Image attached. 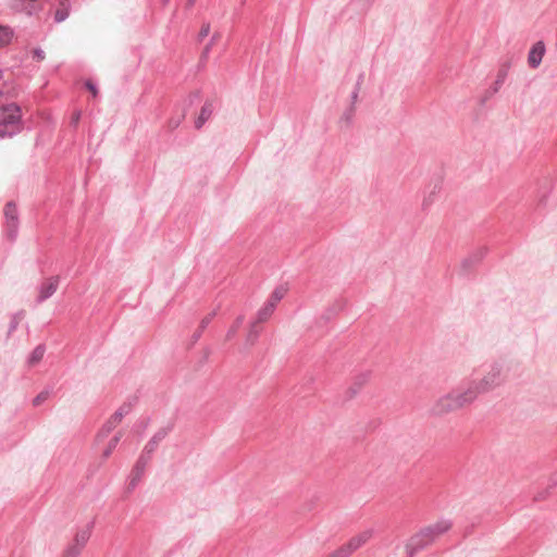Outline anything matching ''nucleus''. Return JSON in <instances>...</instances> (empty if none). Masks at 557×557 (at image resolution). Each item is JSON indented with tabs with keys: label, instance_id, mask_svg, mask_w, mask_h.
<instances>
[{
	"label": "nucleus",
	"instance_id": "1",
	"mask_svg": "<svg viewBox=\"0 0 557 557\" xmlns=\"http://www.w3.org/2000/svg\"><path fill=\"white\" fill-rule=\"evenodd\" d=\"M495 374H490L478 383H471L468 387L450 392L441 397L435 405L438 413H447L471 405L476 397L492 387Z\"/></svg>",
	"mask_w": 557,
	"mask_h": 557
},
{
	"label": "nucleus",
	"instance_id": "2",
	"mask_svg": "<svg viewBox=\"0 0 557 557\" xmlns=\"http://www.w3.org/2000/svg\"><path fill=\"white\" fill-rule=\"evenodd\" d=\"M450 528L451 523L448 520H441L434 524L423 528L421 531L410 537L406 548L412 555L417 550L434 543L440 536L448 532Z\"/></svg>",
	"mask_w": 557,
	"mask_h": 557
},
{
	"label": "nucleus",
	"instance_id": "3",
	"mask_svg": "<svg viewBox=\"0 0 557 557\" xmlns=\"http://www.w3.org/2000/svg\"><path fill=\"white\" fill-rule=\"evenodd\" d=\"M373 537V530H363L360 533L354 535L349 541L343 544L341 547L330 553L325 557H349L356 550L366 545Z\"/></svg>",
	"mask_w": 557,
	"mask_h": 557
},
{
	"label": "nucleus",
	"instance_id": "4",
	"mask_svg": "<svg viewBox=\"0 0 557 557\" xmlns=\"http://www.w3.org/2000/svg\"><path fill=\"white\" fill-rule=\"evenodd\" d=\"M276 307L272 306L271 304L267 302L259 309L256 315V320L251 322L248 331L247 339L252 344L255 339L260 334L261 327L260 324L263 322H267L271 315L273 314Z\"/></svg>",
	"mask_w": 557,
	"mask_h": 557
},
{
	"label": "nucleus",
	"instance_id": "5",
	"mask_svg": "<svg viewBox=\"0 0 557 557\" xmlns=\"http://www.w3.org/2000/svg\"><path fill=\"white\" fill-rule=\"evenodd\" d=\"M21 120V110L14 104L0 107V124L5 126H14Z\"/></svg>",
	"mask_w": 557,
	"mask_h": 557
},
{
	"label": "nucleus",
	"instance_id": "6",
	"mask_svg": "<svg viewBox=\"0 0 557 557\" xmlns=\"http://www.w3.org/2000/svg\"><path fill=\"white\" fill-rule=\"evenodd\" d=\"M545 54V45L542 41L536 42L531 48L528 55V63L531 67L536 69Z\"/></svg>",
	"mask_w": 557,
	"mask_h": 557
},
{
	"label": "nucleus",
	"instance_id": "7",
	"mask_svg": "<svg viewBox=\"0 0 557 557\" xmlns=\"http://www.w3.org/2000/svg\"><path fill=\"white\" fill-rule=\"evenodd\" d=\"M126 412H127L126 408L121 407L115 413H113L111 416V418L108 420L104 429L98 435V438L102 437L104 434L109 433L111 430L116 428L120 424V422L122 421L124 413H126Z\"/></svg>",
	"mask_w": 557,
	"mask_h": 557
},
{
	"label": "nucleus",
	"instance_id": "8",
	"mask_svg": "<svg viewBox=\"0 0 557 557\" xmlns=\"http://www.w3.org/2000/svg\"><path fill=\"white\" fill-rule=\"evenodd\" d=\"M59 285V278L58 277H50L47 281H45L41 285L40 292H39V298L40 300L49 298L51 295H53L58 288Z\"/></svg>",
	"mask_w": 557,
	"mask_h": 557
},
{
	"label": "nucleus",
	"instance_id": "9",
	"mask_svg": "<svg viewBox=\"0 0 557 557\" xmlns=\"http://www.w3.org/2000/svg\"><path fill=\"white\" fill-rule=\"evenodd\" d=\"M213 103L211 101H207L200 110L199 115L195 120V127L197 129L201 128L203 124L211 117L213 113Z\"/></svg>",
	"mask_w": 557,
	"mask_h": 557
},
{
	"label": "nucleus",
	"instance_id": "10",
	"mask_svg": "<svg viewBox=\"0 0 557 557\" xmlns=\"http://www.w3.org/2000/svg\"><path fill=\"white\" fill-rule=\"evenodd\" d=\"M287 293H288V286L286 284L278 285L271 293V295H270L269 299L267 300V302H269L272 306L276 307L277 304L286 296Z\"/></svg>",
	"mask_w": 557,
	"mask_h": 557
},
{
	"label": "nucleus",
	"instance_id": "11",
	"mask_svg": "<svg viewBox=\"0 0 557 557\" xmlns=\"http://www.w3.org/2000/svg\"><path fill=\"white\" fill-rule=\"evenodd\" d=\"M121 440V434L120 433H116L115 435H113L109 442L107 443L106 447L102 449L101 451V455L104 459L109 458L110 455L112 454V451L115 449V447L117 446L119 442Z\"/></svg>",
	"mask_w": 557,
	"mask_h": 557
},
{
	"label": "nucleus",
	"instance_id": "12",
	"mask_svg": "<svg viewBox=\"0 0 557 557\" xmlns=\"http://www.w3.org/2000/svg\"><path fill=\"white\" fill-rule=\"evenodd\" d=\"M90 537V531L88 529H83L76 532L72 543L76 546H81L84 548Z\"/></svg>",
	"mask_w": 557,
	"mask_h": 557
},
{
	"label": "nucleus",
	"instance_id": "13",
	"mask_svg": "<svg viewBox=\"0 0 557 557\" xmlns=\"http://www.w3.org/2000/svg\"><path fill=\"white\" fill-rule=\"evenodd\" d=\"M13 38V30L8 26H0V47L11 42Z\"/></svg>",
	"mask_w": 557,
	"mask_h": 557
},
{
	"label": "nucleus",
	"instance_id": "14",
	"mask_svg": "<svg viewBox=\"0 0 557 557\" xmlns=\"http://www.w3.org/2000/svg\"><path fill=\"white\" fill-rule=\"evenodd\" d=\"M83 548L81 546H76L71 543L67 548L63 552L61 557H78L82 553Z\"/></svg>",
	"mask_w": 557,
	"mask_h": 557
},
{
	"label": "nucleus",
	"instance_id": "15",
	"mask_svg": "<svg viewBox=\"0 0 557 557\" xmlns=\"http://www.w3.org/2000/svg\"><path fill=\"white\" fill-rule=\"evenodd\" d=\"M83 548L81 546H76L71 543L67 548L63 552L61 557H78L82 553Z\"/></svg>",
	"mask_w": 557,
	"mask_h": 557
},
{
	"label": "nucleus",
	"instance_id": "16",
	"mask_svg": "<svg viewBox=\"0 0 557 557\" xmlns=\"http://www.w3.org/2000/svg\"><path fill=\"white\" fill-rule=\"evenodd\" d=\"M44 354H45V350L42 347H37L33 350L32 355H30V358H29V363L32 366L38 363L42 357H44Z\"/></svg>",
	"mask_w": 557,
	"mask_h": 557
},
{
	"label": "nucleus",
	"instance_id": "17",
	"mask_svg": "<svg viewBox=\"0 0 557 557\" xmlns=\"http://www.w3.org/2000/svg\"><path fill=\"white\" fill-rule=\"evenodd\" d=\"M243 321H244V318L243 317H238L236 319V321L234 322V324L232 325V327L230 329V331L227 332V338H232L235 333L237 332V330L240 327V325L243 324Z\"/></svg>",
	"mask_w": 557,
	"mask_h": 557
},
{
	"label": "nucleus",
	"instance_id": "18",
	"mask_svg": "<svg viewBox=\"0 0 557 557\" xmlns=\"http://www.w3.org/2000/svg\"><path fill=\"white\" fill-rule=\"evenodd\" d=\"M214 313H210L208 314L207 317H205L201 322H200V325H199V331L197 333V338L200 336L201 332L207 327V325L210 323V321L212 320Z\"/></svg>",
	"mask_w": 557,
	"mask_h": 557
},
{
	"label": "nucleus",
	"instance_id": "19",
	"mask_svg": "<svg viewBox=\"0 0 557 557\" xmlns=\"http://www.w3.org/2000/svg\"><path fill=\"white\" fill-rule=\"evenodd\" d=\"M48 397H49L48 392H41L34 398V400H33L34 406L41 405L44 401H46L48 399Z\"/></svg>",
	"mask_w": 557,
	"mask_h": 557
},
{
	"label": "nucleus",
	"instance_id": "20",
	"mask_svg": "<svg viewBox=\"0 0 557 557\" xmlns=\"http://www.w3.org/2000/svg\"><path fill=\"white\" fill-rule=\"evenodd\" d=\"M67 16H69V11H67V9H66V8L59 9V10H57V12H55V21H57V22H62V21H64Z\"/></svg>",
	"mask_w": 557,
	"mask_h": 557
},
{
	"label": "nucleus",
	"instance_id": "21",
	"mask_svg": "<svg viewBox=\"0 0 557 557\" xmlns=\"http://www.w3.org/2000/svg\"><path fill=\"white\" fill-rule=\"evenodd\" d=\"M184 119V115L182 116H178L177 119H171L168 123V126L171 128V129H175L180 126V124L182 123Z\"/></svg>",
	"mask_w": 557,
	"mask_h": 557
},
{
	"label": "nucleus",
	"instance_id": "22",
	"mask_svg": "<svg viewBox=\"0 0 557 557\" xmlns=\"http://www.w3.org/2000/svg\"><path fill=\"white\" fill-rule=\"evenodd\" d=\"M15 213H16V209L13 205H7L5 207V215L8 218H11V219H14L15 218Z\"/></svg>",
	"mask_w": 557,
	"mask_h": 557
},
{
	"label": "nucleus",
	"instance_id": "23",
	"mask_svg": "<svg viewBox=\"0 0 557 557\" xmlns=\"http://www.w3.org/2000/svg\"><path fill=\"white\" fill-rule=\"evenodd\" d=\"M210 33V25L209 24H203L200 28V32H199V37L200 38H205L209 35Z\"/></svg>",
	"mask_w": 557,
	"mask_h": 557
},
{
	"label": "nucleus",
	"instance_id": "24",
	"mask_svg": "<svg viewBox=\"0 0 557 557\" xmlns=\"http://www.w3.org/2000/svg\"><path fill=\"white\" fill-rule=\"evenodd\" d=\"M86 87H87V88H88V90L92 94V96H94V97H96V96H97L98 90H97L96 86H95L92 83L87 82V83H86Z\"/></svg>",
	"mask_w": 557,
	"mask_h": 557
},
{
	"label": "nucleus",
	"instance_id": "25",
	"mask_svg": "<svg viewBox=\"0 0 557 557\" xmlns=\"http://www.w3.org/2000/svg\"><path fill=\"white\" fill-rule=\"evenodd\" d=\"M79 112H76L74 115H73V121L77 122L79 120Z\"/></svg>",
	"mask_w": 557,
	"mask_h": 557
}]
</instances>
